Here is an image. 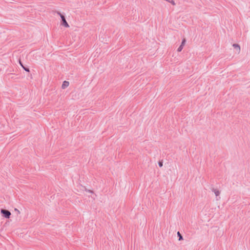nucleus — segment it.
<instances>
[{
    "instance_id": "obj_1",
    "label": "nucleus",
    "mask_w": 250,
    "mask_h": 250,
    "mask_svg": "<svg viewBox=\"0 0 250 250\" xmlns=\"http://www.w3.org/2000/svg\"><path fill=\"white\" fill-rule=\"evenodd\" d=\"M1 213L2 214L3 216L6 218H9L11 215V212L4 209H2L0 210Z\"/></svg>"
},
{
    "instance_id": "obj_2",
    "label": "nucleus",
    "mask_w": 250,
    "mask_h": 250,
    "mask_svg": "<svg viewBox=\"0 0 250 250\" xmlns=\"http://www.w3.org/2000/svg\"><path fill=\"white\" fill-rule=\"evenodd\" d=\"M59 15H60V17L62 20V24L66 27H69V25L67 23L66 21L65 20V19L64 17V16H63L61 14L59 13Z\"/></svg>"
},
{
    "instance_id": "obj_3",
    "label": "nucleus",
    "mask_w": 250,
    "mask_h": 250,
    "mask_svg": "<svg viewBox=\"0 0 250 250\" xmlns=\"http://www.w3.org/2000/svg\"><path fill=\"white\" fill-rule=\"evenodd\" d=\"M185 43H186V39H184L183 41H182V43H181V44L180 45V46L177 49L178 52H181L182 51V50L185 44Z\"/></svg>"
},
{
    "instance_id": "obj_4",
    "label": "nucleus",
    "mask_w": 250,
    "mask_h": 250,
    "mask_svg": "<svg viewBox=\"0 0 250 250\" xmlns=\"http://www.w3.org/2000/svg\"><path fill=\"white\" fill-rule=\"evenodd\" d=\"M233 47L236 50V53L237 54H239L240 52V49H241L240 45L238 44H233Z\"/></svg>"
},
{
    "instance_id": "obj_5",
    "label": "nucleus",
    "mask_w": 250,
    "mask_h": 250,
    "mask_svg": "<svg viewBox=\"0 0 250 250\" xmlns=\"http://www.w3.org/2000/svg\"><path fill=\"white\" fill-rule=\"evenodd\" d=\"M69 84V83L68 82L64 81L62 84V89H65V88H66L68 86Z\"/></svg>"
},
{
    "instance_id": "obj_6",
    "label": "nucleus",
    "mask_w": 250,
    "mask_h": 250,
    "mask_svg": "<svg viewBox=\"0 0 250 250\" xmlns=\"http://www.w3.org/2000/svg\"><path fill=\"white\" fill-rule=\"evenodd\" d=\"M214 192L215 195L216 196H217L219 195V194H220V192L219 190H217V189H215V190H214Z\"/></svg>"
},
{
    "instance_id": "obj_7",
    "label": "nucleus",
    "mask_w": 250,
    "mask_h": 250,
    "mask_svg": "<svg viewBox=\"0 0 250 250\" xmlns=\"http://www.w3.org/2000/svg\"><path fill=\"white\" fill-rule=\"evenodd\" d=\"M177 234L179 237V240L180 241V240H183V237L181 235V233L179 231L177 232Z\"/></svg>"
},
{
    "instance_id": "obj_8",
    "label": "nucleus",
    "mask_w": 250,
    "mask_h": 250,
    "mask_svg": "<svg viewBox=\"0 0 250 250\" xmlns=\"http://www.w3.org/2000/svg\"><path fill=\"white\" fill-rule=\"evenodd\" d=\"M85 192L87 194H94V192L92 190H86Z\"/></svg>"
},
{
    "instance_id": "obj_9",
    "label": "nucleus",
    "mask_w": 250,
    "mask_h": 250,
    "mask_svg": "<svg viewBox=\"0 0 250 250\" xmlns=\"http://www.w3.org/2000/svg\"><path fill=\"white\" fill-rule=\"evenodd\" d=\"M159 166L160 167H162V166H163V163H162V162H160L159 163Z\"/></svg>"
},
{
    "instance_id": "obj_10",
    "label": "nucleus",
    "mask_w": 250,
    "mask_h": 250,
    "mask_svg": "<svg viewBox=\"0 0 250 250\" xmlns=\"http://www.w3.org/2000/svg\"><path fill=\"white\" fill-rule=\"evenodd\" d=\"M20 64L21 65V66L22 67V68H23L24 69H25L26 68L23 66V65L22 64V63H21V62H20Z\"/></svg>"
},
{
    "instance_id": "obj_11",
    "label": "nucleus",
    "mask_w": 250,
    "mask_h": 250,
    "mask_svg": "<svg viewBox=\"0 0 250 250\" xmlns=\"http://www.w3.org/2000/svg\"><path fill=\"white\" fill-rule=\"evenodd\" d=\"M24 70L27 72H29V69L28 68H26Z\"/></svg>"
}]
</instances>
